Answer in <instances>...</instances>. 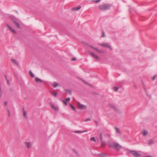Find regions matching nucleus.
<instances>
[{
    "label": "nucleus",
    "mask_w": 157,
    "mask_h": 157,
    "mask_svg": "<svg viewBox=\"0 0 157 157\" xmlns=\"http://www.w3.org/2000/svg\"><path fill=\"white\" fill-rule=\"evenodd\" d=\"M108 144L110 147L115 149L117 151H119L121 148L124 150L126 149V148L123 147L117 142H109L108 143Z\"/></svg>",
    "instance_id": "1"
},
{
    "label": "nucleus",
    "mask_w": 157,
    "mask_h": 157,
    "mask_svg": "<svg viewBox=\"0 0 157 157\" xmlns=\"http://www.w3.org/2000/svg\"><path fill=\"white\" fill-rule=\"evenodd\" d=\"M111 6V5L110 4H105L99 6L98 7L101 10L104 11L109 10Z\"/></svg>",
    "instance_id": "2"
},
{
    "label": "nucleus",
    "mask_w": 157,
    "mask_h": 157,
    "mask_svg": "<svg viewBox=\"0 0 157 157\" xmlns=\"http://www.w3.org/2000/svg\"><path fill=\"white\" fill-rule=\"evenodd\" d=\"M130 152L132 155L135 157H140L141 155V154H140L137 152L136 151L130 150Z\"/></svg>",
    "instance_id": "3"
},
{
    "label": "nucleus",
    "mask_w": 157,
    "mask_h": 157,
    "mask_svg": "<svg viewBox=\"0 0 157 157\" xmlns=\"http://www.w3.org/2000/svg\"><path fill=\"white\" fill-rule=\"evenodd\" d=\"M89 53L90 55L92 56L94 58H95V59H98V60L99 59V58L98 57V56L97 55H95L93 52H89Z\"/></svg>",
    "instance_id": "4"
},
{
    "label": "nucleus",
    "mask_w": 157,
    "mask_h": 157,
    "mask_svg": "<svg viewBox=\"0 0 157 157\" xmlns=\"http://www.w3.org/2000/svg\"><path fill=\"white\" fill-rule=\"evenodd\" d=\"M100 45L102 47H104L106 48H110L111 50H112V48L110 45H109L107 43H102L101 44H100Z\"/></svg>",
    "instance_id": "5"
},
{
    "label": "nucleus",
    "mask_w": 157,
    "mask_h": 157,
    "mask_svg": "<svg viewBox=\"0 0 157 157\" xmlns=\"http://www.w3.org/2000/svg\"><path fill=\"white\" fill-rule=\"evenodd\" d=\"M78 105L79 108L80 109H86V106L85 105L81 104L79 102H78Z\"/></svg>",
    "instance_id": "6"
},
{
    "label": "nucleus",
    "mask_w": 157,
    "mask_h": 157,
    "mask_svg": "<svg viewBox=\"0 0 157 157\" xmlns=\"http://www.w3.org/2000/svg\"><path fill=\"white\" fill-rule=\"evenodd\" d=\"M12 21L16 25V26L18 28H20V24L17 22V21L15 20H12Z\"/></svg>",
    "instance_id": "7"
},
{
    "label": "nucleus",
    "mask_w": 157,
    "mask_h": 157,
    "mask_svg": "<svg viewBox=\"0 0 157 157\" xmlns=\"http://www.w3.org/2000/svg\"><path fill=\"white\" fill-rule=\"evenodd\" d=\"M51 105L52 109H54L56 111L58 110V108L57 107H55L54 105L51 104Z\"/></svg>",
    "instance_id": "8"
},
{
    "label": "nucleus",
    "mask_w": 157,
    "mask_h": 157,
    "mask_svg": "<svg viewBox=\"0 0 157 157\" xmlns=\"http://www.w3.org/2000/svg\"><path fill=\"white\" fill-rule=\"evenodd\" d=\"M25 144L28 148H29L31 146V144L29 142H25Z\"/></svg>",
    "instance_id": "9"
},
{
    "label": "nucleus",
    "mask_w": 157,
    "mask_h": 157,
    "mask_svg": "<svg viewBox=\"0 0 157 157\" xmlns=\"http://www.w3.org/2000/svg\"><path fill=\"white\" fill-rule=\"evenodd\" d=\"M7 26H8V28H9V29L14 33H16V32L15 30L14 29H13L9 25H7Z\"/></svg>",
    "instance_id": "10"
},
{
    "label": "nucleus",
    "mask_w": 157,
    "mask_h": 157,
    "mask_svg": "<svg viewBox=\"0 0 157 157\" xmlns=\"http://www.w3.org/2000/svg\"><path fill=\"white\" fill-rule=\"evenodd\" d=\"M35 80H36V82L37 83H39V82H40L41 83V82H43V81H42V80H41L38 77L36 78Z\"/></svg>",
    "instance_id": "11"
},
{
    "label": "nucleus",
    "mask_w": 157,
    "mask_h": 157,
    "mask_svg": "<svg viewBox=\"0 0 157 157\" xmlns=\"http://www.w3.org/2000/svg\"><path fill=\"white\" fill-rule=\"evenodd\" d=\"M81 8V7L78 6L76 7H74L72 8V10L74 11H77L79 10Z\"/></svg>",
    "instance_id": "12"
},
{
    "label": "nucleus",
    "mask_w": 157,
    "mask_h": 157,
    "mask_svg": "<svg viewBox=\"0 0 157 157\" xmlns=\"http://www.w3.org/2000/svg\"><path fill=\"white\" fill-rule=\"evenodd\" d=\"M154 143V141L153 140H149V141L148 143V144L149 145H151L153 144Z\"/></svg>",
    "instance_id": "13"
},
{
    "label": "nucleus",
    "mask_w": 157,
    "mask_h": 157,
    "mask_svg": "<svg viewBox=\"0 0 157 157\" xmlns=\"http://www.w3.org/2000/svg\"><path fill=\"white\" fill-rule=\"evenodd\" d=\"M23 111H24V113H23V115H24V117L25 118L27 119V114H26V111H24L25 109L24 108H23Z\"/></svg>",
    "instance_id": "14"
},
{
    "label": "nucleus",
    "mask_w": 157,
    "mask_h": 157,
    "mask_svg": "<svg viewBox=\"0 0 157 157\" xmlns=\"http://www.w3.org/2000/svg\"><path fill=\"white\" fill-rule=\"evenodd\" d=\"M142 133L143 134L144 136H145L148 133V132L147 131L145 130V131H144L142 132Z\"/></svg>",
    "instance_id": "15"
},
{
    "label": "nucleus",
    "mask_w": 157,
    "mask_h": 157,
    "mask_svg": "<svg viewBox=\"0 0 157 157\" xmlns=\"http://www.w3.org/2000/svg\"><path fill=\"white\" fill-rule=\"evenodd\" d=\"M86 132V131H75V133H83V132Z\"/></svg>",
    "instance_id": "16"
},
{
    "label": "nucleus",
    "mask_w": 157,
    "mask_h": 157,
    "mask_svg": "<svg viewBox=\"0 0 157 157\" xmlns=\"http://www.w3.org/2000/svg\"><path fill=\"white\" fill-rule=\"evenodd\" d=\"M58 84H59L58 83H57L56 82H55L54 83V84L53 85V87H56L58 86Z\"/></svg>",
    "instance_id": "17"
},
{
    "label": "nucleus",
    "mask_w": 157,
    "mask_h": 157,
    "mask_svg": "<svg viewBox=\"0 0 157 157\" xmlns=\"http://www.w3.org/2000/svg\"><path fill=\"white\" fill-rule=\"evenodd\" d=\"M70 106L71 108L72 109H73V110L75 111L76 110L75 107L73 105L71 104H70Z\"/></svg>",
    "instance_id": "18"
},
{
    "label": "nucleus",
    "mask_w": 157,
    "mask_h": 157,
    "mask_svg": "<svg viewBox=\"0 0 157 157\" xmlns=\"http://www.w3.org/2000/svg\"><path fill=\"white\" fill-rule=\"evenodd\" d=\"M115 128V129L116 130V132L117 133H118L119 134H121V132L120 131V130H119V129L118 128Z\"/></svg>",
    "instance_id": "19"
},
{
    "label": "nucleus",
    "mask_w": 157,
    "mask_h": 157,
    "mask_svg": "<svg viewBox=\"0 0 157 157\" xmlns=\"http://www.w3.org/2000/svg\"><path fill=\"white\" fill-rule=\"evenodd\" d=\"M90 140L92 141L96 142V140L94 137H92L90 138Z\"/></svg>",
    "instance_id": "20"
},
{
    "label": "nucleus",
    "mask_w": 157,
    "mask_h": 157,
    "mask_svg": "<svg viewBox=\"0 0 157 157\" xmlns=\"http://www.w3.org/2000/svg\"><path fill=\"white\" fill-rule=\"evenodd\" d=\"M119 89V88L117 87H113V90L115 91H117Z\"/></svg>",
    "instance_id": "21"
},
{
    "label": "nucleus",
    "mask_w": 157,
    "mask_h": 157,
    "mask_svg": "<svg viewBox=\"0 0 157 157\" xmlns=\"http://www.w3.org/2000/svg\"><path fill=\"white\" fill-rule=\"evenodd\" d=\"M30 73L31 77L32 78H33L34 77V75L32 73L31 71H30Z\"/></svg>",
    "instance_id": "22"
},
{
    "label": "nucleus",
    "mask_w": 157,
    "mask_h": 157,
    "mask_svg": "<svg viewBox=\"0 0 157 157\" xmlns=\"http://www.w3.org/2000/svg\"><path fill=\"white\" fill-rule=\"evenodd\" d=\"M67 93H69L70 94H71V90L70 89H67L66 90Z\"/></svg>",
    "instance_id": "23"
},
{
    "label": "nucleus",
    "mask_w": 157,
    "mask_h": 157,
    "mask_svg": "<svg viewBox=\"0 0 157 157\" xmlns=\"http://www.w3.org/2000/svg\"><path fill=\"white\" fill-rule=\"evenodd\" d=\"M89 46L91 48L95 50H98V49L97 48L94 47L92 46H91V45H89Z\"/></svg>",
    "instance_id": "24"
},
{
    "label": "nucleus",
    "mask_w": 157,
    "mask_h": 157,
    "mask_svg": "<svg viewBox=\"0 0 157 157\" xmlns=\"http://www.w3.org/2000/svg\"><path fill=\"white\" fill-rule=\"evenodd\" d=\"M70 100V98L69 97H68L66 99H65V101H69Z\"/></svg>",
    "instance_id": "25"
},
{
    "label": "nucleus",
    "mask_w": 157,
    "mask_h": 157,
    "mask_svg": "<svg viewBox=\"0 0 157 157\" xmlns=\"http://www.w3.org/2000/svg\"><path fill=\"white\" fill-rule=\"evenodd\" d=\"M5 77H6V79L7 81V83L8 84V85H9V84H10V83H9V80L7 79V77H6V75H5Z\"/></svg>",
    "instance_id": "26"
},
{
    "label": "nucleus",
    "mask_w": 157,
    "mask_h": 157,
    "mask_svg": "<svg viewBox=\"0 0 157 157\" xmlns=\"http://www.w3.org/2000/svg\"><path fill=\"white\" fill-rule=\"evenodd\" d=\"M100 1H101V0H96L94 1V2L96 3H98Z\"/></svg>",
    "instance_id": "27"
},
{
    "label": "nucleus",
    "mask_w": 157,
    "mask_h": 157,
    "mask_svg": "<svg viewBox=\"0 0 157 157\" xmlns=\"http://www.w3.org/2000/svg\"><path fill=\"white\" fill-rule=\"evenodd\" d=\"M12 61L14 63H15V64H17V63H16V61L14 59H12Z\"/></svg>",
    "instance_id": "28"
},
{
    "label": "nucleus",
    "mask_w": 157,
    "mask_h": 157,
    "mask_svg": "<svg viewBox=\"0 0 157 157\" xmlns=\"http://www.w3.org/2000/svg\"><path fill=\"white\" fill-rule=\"evenodd\" d=\"M100 138L101 139V140H102V139H103V138H102V133H101L100 134Z\"/></svg>",
    "instance_id": "29"
},
{
    "label": "nucleus",
    "mask_w": 157,
    "mask_h": 157,
    "mask_svg": "<svg viewBox=\"0 0 157 157\" xmlns=\"http://www.w3.org/2000/svg\"><path fill=\"white\" fill-rule=\"evenodd\" d=\"M102 37H104L105 36V34L104 32H102V35L101 36Z\"/></svg>",
    "instance_id": "30"
},
{
    "label": "nucleus",
    "mask_w": 157,
    "mask_h": 157,
    "mask_svg": "<svg viewBox=\"0 0 157 157\" xmlns=\"http://www.w3.org/2000/svg\"><path fill=\"white\" fill-rule=\"evenodd\" d=\"M90 120H91V119L90 118H87V119H86V120H85V121H90Z\"/></svg>",
    "instance_id": "31"
},
{
    "label": "nucleus",
    "mask_w": 157,
    "mask_h": 157,
    "mask_svg": "<svg viewBox=\"0 0 157 157\" xmlns=\"http://www.w3.org/2000/svg\"><path fill=\"white\" fill-rule=\"evenodd\" d=\"M63 101L65 105H67V103L66 101L65 100H63Z\"/></svg>",
    "instance_id": "32"
},
{
    "label": "nucleus",
    "mask_w": 157,
    "mask_h": 157,
    "mask_svg": "<svg viewBox=\"0 0 157 157\" xmlns=\"http://www.w3.org/2000/svg\"><path fill=\"white\" fill-rule=\"evenodd\" d=\"M156 75H154V76L153 77V78H152V80H155V78H156Z\"/></svg>",
    "instance_id": "33"
},
{
    "label": "nucleus",
    "mask_w": 157,
    "mask_h": 157,
    "mask_svg": "<svg viewBox=\"0 0 157 157\" xmlns=\"http://www.w3.org/2000/svg\"><path fill=\"white\" fill-rule=\"evenodd\" d=\"M7 111H8V112L9 116V117H10V111L9 110H8Z\"/></svg>",
    "instance_id": "34"
},
{
    "label": "nucleus",
    "mask_w": 157,
    "mask_h": 157,
    "mask_svg": "<svg viewBox=\"0 0 157 157\" xmlns=\"http://www.w3.org/2000/svg\"><path fill=\"white\" fill-rule=\"evenodd\" d=\"M76 60V59L75 58H72L71 59V60L74 61V60Z\"/></svg>",
    "instance_id": "35"
},
{
    "label": "nucleus",
    "mask_w": 157,
    "mask_h": 157,
    "mask_svg": "<svg viewBox=\"0 0 157 157\" xmlns=\"http://www.w3.org/2000/svg\"><path fill=\"white\" fill-rule=\"evenodd\" d=\"M54 95L55 97H56L57 96V93H54Z\"/></svg>",
    "instance_id": "36"
},
{
    "label": "nucleus",
    "mask_w": 157,
    "mask_h": 157,
    "mask_svg": "<svg viewBox=\"0 0 157 157\" xmlns=\"http://www.w3.org/2000/svg\"><path fill=\"white\" fill-rule=\"evenodd\" d=\"M4 104L6 105H7V101H5L4 102Z\"/></svg>",
    "instance_id": "37"
},
{
    "label": "nucleus",
    "mask_w": 157,
    "mask_h": 157,
    "mask_svg": "<svg viewBox=\"0 0 157 157\" xmlns=\"http://www.w3.org/2000/svg\"><path fill=\"white\" fill-rule=\"evenodd\" d=\"M83 81V82H84L85 83H86V84H88L85 81H84V80H83V81Z\"/></svg>",
    "instance_id": "38"
},
{
    "label": "nucleus",
    "mask_w": 157,
    "mask_h": 157,
    "mask_svg": "<svg viewBox=\"0 0 157 157\" xmlns=\"http://www.w3.org/2000/svg\"><path fill=\"white\" fill-rule=\"evenodd\" d=\"M96 51H97L98 52H100V53H101V52H101V51H99V50H98H98H96Z\"/></svg>",
    "instance_id": "39"
},
{
    "label": "nucleus",
    "mask_w": 157,
    "mask_h": 157,
    "mask_svg": "<svg viewBox=\"0 0 157 157\" xmlns=\"http://www.w3.org/2000/svg\"><path fill=\"white\" fill-rule=\"evenodd\" d=\"M145 157H153L151 156H146Z\"/></svg>",
    "instance_id": "40"
},
{
    "label": "nucleus",
    "mask_w": 157,
    "mask_h": 157,
    "mask_svg": "<svg viewBox=\"0 0 157 157\" xmlns=\"http://www.w3.org/2000/svg\"><path fill=\"white\" fill-rule=\"evenodd\" d=\"M74 152H75L76 153H77V152L75 150H74Z\"/></svg>",
    "instance_id": "41"
}]
</instances>
